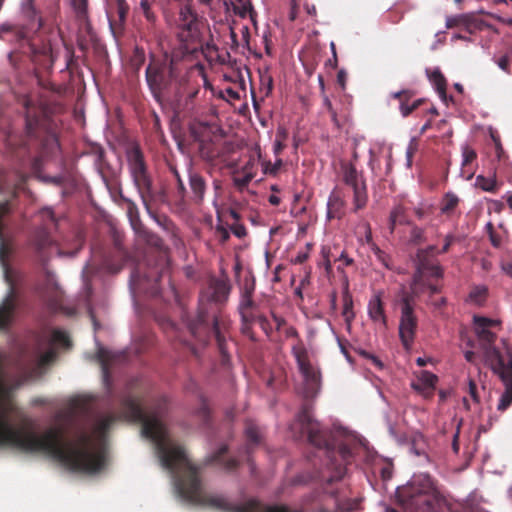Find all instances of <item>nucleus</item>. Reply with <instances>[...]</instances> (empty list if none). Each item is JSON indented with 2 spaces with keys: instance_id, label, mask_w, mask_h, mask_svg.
Listing matches in <instances>:
<instances>
[{
  "instance_id": "nucleus-62",
  "label": "nucleus",
  "mask_w": 512,
  "mask_h": 512,
  "mask_svg": "<svg viewBox=\"0 0 512 512\" xmlns=\"http://www.w3.org/2000/svg\"><path fill=\"white\" fill-rule=\"evenodd\" d=\"M509 0H494V4H506Z\"/></svg>"
},
{
  "instance_id": "nucleus-3",
  "label": "nucleus",
  "mask_w": 512,
  "mask_h": 512,
  "mask_svg": "<svg viewBox=\"0 0 512 512\" xmlns=\"http://www.w3.org/2000/svg\"><path fill=\"white\" fill-rule=\"evenodd\" d=\"M487 364L505 385V391L497 405L499 411H505L512 404V358L509 354L502 356L499 351L487 350Z\"/></svg>"
},
{
  "instance_id": "nucleus-64",
  "label": "nucleus",
  "mask_w": 512,
  "mask_h": 512,
  "mask_svg": "<svg viewBox=\"0 0 512 512\" xmlns=\"http://www.w3.org/2000/svg\"><path fill=\"white\" fill-rule=\"evenodd\" d=\"M494 204L496 205V209H498L500 211L502 208V203L495 201Z\"/></svg>"
},
{
  "instance_id": "nucleus-46",
  "label": "nucleus",
  "mask_w": 512,
  "mask_h": 512,
  "mask_svg": "<svg viewBox=\"0 0 512 512\" xmlns=\"http://www.w3.org/2000/svg\"><path fill=\"white\" fill-rule=\"evenodd\" d=\"M452 241H453V236H451V235H447V236H446L445 244H444V246H443V248H442L441 252H446V251H448V249H449V247H450V245H451Z\"/></svg>"
},
{
  "instance_id": "nucleus-36",
  "label": "nucleus",
  "mask_w": 512,
  "mask_h": 512,
  "mask_svg": "<svg viewBox=\"0 0 512 512\" xmlns=\"http://www.w3.org/2000/svg\"><path fill=\"white\" fill-rule=\"evenodd\" d=\"M282 165V161L280 159H277L273 166L270 164H263V169L265 173H275L280 166Z\"/></svg>"
},
{
  "instance_id": "nucleus-28",
  "label": "nucleus",
  "mask_w": 512,
  "mask_h": 512,
  "mask_svg": "<svg viewBox=\"0 0 512 512\" xmlns=\"http://www.w3.org/2000/svg\"><path fill=\"white\" fill-rule=\"evenodd\" d=\"M475 158L476 152L468 145H464L462 147V165L471 163Z\"/></svg>"
},
{
  "instance_id": "nucleus-61",
  "label": "nucleus",
  "mask_w": 512,
  "mask_h": 512,
  "mask_svg": "<svg viewBox=\"0 0 512 512\" xmlns=\"http://www.w3.org/2000/svg\"><path fill=\"white\" fill-rule=\"evenodd\" d=\"M429 126H430L429 123L424 124L420 130V133H424L429 128Z\"/></svg>"
},
{
  "instance_id": "nucleus-10",
  "label": "nucleus",
  "mask_w": 512,
  "mask_h": 512,
  "mask_svg": "<svg viewBox=\"0 0 512 512\" xmlns=\"http://www.w3.org/2000/svg\"><path fill=\"white\" fill-rule=\"evenodd\" d=\"M292 351L299 370L306 382L312 386H316L319 381V372L312 364L308 351L301 345L294 346Z\"/></svg>"
},
{
  "instance_id": "nucleus-4",
  "label": "nucleus",
  "mask_w": 512,
  "mask_h": 512,
  "mask_svg": "<svg viewBox=\"0 0 512 512\" xmlns=\"http://www.w3.org/2000/svg\"><path fill=\"white\" fill-rule=\"evenodd\" d=\"M474 330L481 343L483 357L487 362V350H496L492 346L496 339L495 330L500 327V321L496 319H489L481 316H474Z\"/></svg>"
},
{
  "instance_id": "nucleus-48",
  "label": "nucleus",
  "mask_w": 512,
  "mask_h": 512,
  "mask_svg": "<svg viewBox=\"0 0 512 512\" xmlns=\"http://www.w3.org/2000/svg\"><path fill=\"white\" fill-rule=\"evenodd\" d=\"M480 13H484V11L481 10ZM485 14H487L488 16H490V17H492V18H494V19H496V20H498V21H500L502 23L506 22V19L501 17L500 15L489 13V12H485Z\"/></svg>"
},
{
  "instance_id": "nucleus-40",
  "label": "nucleus",
  "mask_w": 512,
  "mask_h": 512,
  "mask_svg": "<svg viewBox=\"0 0 512 512\" xmlns=\"http://www.w3.org/2000/svg\"><path fill=\"white\" fill-rule=\"evenodd\" d=\"M498 66L502 69V70H507L508 69V66H509V59L507 56H503L499 59L498 61Z\"/></svg>"
},
{
  "instance_id": "nucleus-35",
  "label": "nucleus",
  "mask_w": 512,
  "mask_h": 512,
  "mask_svg": "<svg viewBox=\"0 0 512 512\" xmlns=\"http://www.w3.org/2000/svg\"><path fill=\"white\" fill-rule=\"evenodd\" d=\"M98 355H99L100 360L102 361V370H103L104 377L106 378L107 377L106 362L109 359V353L107 351H105L104 349H100L98 352Z\"/></svg>"
},
{
  "instance_id": "nucleus-13",
  "label": "nucleus",
  "mask_w": 512,
  "mask_h": 512,
  "mask_svg": "<svg viewBox=\"0 0 512 512\" xmlns=\"http://www.w3.org/2000/svg\"><path fill=\"white\" fill-rule=\"evenodd\" d=\"M438 378L435 374L421 370L417 374V383H413V387L416 390L421 391L425 396H429L434 389Z\"/></svg>"
},
{
  "instance_id": "nucleus-21",
  "label": "nucleus",
  "mask_w": 512,
  "mask_h": 512,
  "mask_svg": "<svg viewBox=\"0 0 512 512\" xmlns=\"http://www.w3.org/2000/svg\"><path fill=\"white\" fill-rule=\"evenodd\" d=\"M487 289L484 286H477L471 290L468 300L476 305H480L485 300Z\"/></svg>"
},
{
  "instance_id": "nucleus-45",
  "label": "nucleus",
  "mask_w": 512,
  "mask_h": 512,
  "mask_svg": "<svg viewBox=\"0 0 512 512\" xmlns=\"http://www.w3.org/2000/svg\"><path fill=\"white\" fill-rule=\"evenodd\" d=\"M432 362V359L429 358V357H418L417 360H416V363L420 366V367H423L425 365H427L428 363Z\"/></svg>"
},
{
  "instance_id": "nucleus-14",
  "label": "nucleus",
  "mask_w": 512,
  "mask_h": 512,
  "mask_svg": "<svg viewBox=\"0 0 512 512\" xmlns=\"http://www.w3.org/2000/svg\"><path fill=\"white\" fill-rule=\"evenodd\" d=\"M481 23L477 22L472 14H461L457 16H449L446 18V28L451 29L458 26L465 27L469 32L472 28H477Z\"/></svg>"
},
{
  "instance_id": "nucleus-7",
  "label": "nucleus",
  "mask_w": 512,
  "mask_h": 512,
  "mask_svg": "<svg viewBox=\"0 0 512 512\" xmlns=\"http://www.w3.org/2000/svg\"><path fill=\"white\" fill-rule=\"evenodd\" d=\"M178 36L182 41H189L198 35V19L189 3L183 4L175 20Z\"/></svg>"
},
{
  "instance_id": "nucleus-34",
  "label": "nucleus",
  "mask_w": 512,
  "mask_h": 512,
  "mask_svg": "<svg viewBox=\"0 0 512 512\" xmlns=\"http://www.w3.org/2000/svg\"><path fill=\"white\" fill-rule=\"evenodd\" d=\"M372 250L374 252V254L376 255L377 259L383 263V265L385 267H389V264H388V261H387V256L385 255L384 252H382L378 247H376L373 243H372Z\"/></svg>"
},
{
  "instance_id": "nucleus-18",
  "label": "nucleus",
  "mask_w": 512,
  "mask_h": 512,
  "mask_svg": "<svg viewBox=\"0 0 512 512\" xmlns=\"http://www.w3.org/2000/svg\"><path fill=\"white\" fill-rule=\"evenodd\" d=\"M342 315L345 319V322L350 325L352 320L355 317L354 311H353V300L351 295L349 294L348 290L346 289L343 293V311Z\"/></svg>"
},
{
  "instance_id": "nucleus-38",
  "label": "nucleus",
  "mask_w": 512,
  "mask_h": 512,
  "mask_svg": "<svg viewBox=\"0 0 512 512\" xmlns=\"http://www.w3.org/2000/svg\"><path fill=\"white\" fill-rule=\"evenodd\" d=\"M146 75H147V81L152 84L154 82H156V69L153 68L152 66H149L147 68V71H146Z\"/></svg>"
},
{
  "instance_id": "nucleus-56",
  "label": "nucleus",
  "mask_w": 512,
  "mask_h": 512,
  "mask_svg": "<svg viewBox=\"0 0 512 512\" xmlns=\"http://www.w3.org/2000/svg\"><path fill=\"white\" fill-rule=\"evenodd\" d=\"M370 359H371V361L373 362V364H375L376 366H378V367H380V368L382 367V363H381V361H380V360H378L376 357L371 356V357H370Z\"/></svg>"
},
{
  "instance_id": "nucleus-50",
  "label": "nucleus",
  "mask_w": 512,
  "mask_h": 512,
  "mask_svg": "<svg viewBox=\"0 0 512 512\" xmlns=\"http://www.w3.org/2000/svg\"><path fill=\"white\" fill-rule=\"evenodd\" d=\"M502 270H503L507 275H509L510 277H512V264H505V265H502Z\"/></svg>"
},
{
  "instance_id": "nucleus-17",
  "label": "nucleus",
  "mask_w": 512,
  "mask_h": 512,
  "mask_svg": "<svg viewBox=\"0 0 512 512\" xmlns=\"http://www.w3.org/2000/svg\"><path fill=\"white\" fill-rule=\"evenodd\" d=\"M475 186L486 192H493L497 188V181L495 174L485 177L478 175L475 180Z\"/></svg>"
},
{
  "instance_id": "nucleus-53",
  "label": "nucleus",
  "mask_w": 512,
  "mask_h": 512,
  "mask_svg": "<svg viewBox=\"0 0 512 512\" xmlns=\"http://www.w3.org/2000/svg\"><path fill=\"white\" fill-rule=\"evenodd\" d=\"M269 202L272 204V205H278L280 203V198L278 196H275V195H271L269 197Z\"/></svg>"
},
{
  "instance_id": "nucleus-55",
  "label": "nucleus",
  "mask_w": 512,
  "mask_h": 512,
  "mask_svg": "<svg viewBox=\"0 0 512 512\" xmlns=\"http://www.w3.org/2000/svg\"><path fill=\"white\" fill-rule=\"evenodd\" d=\"M344 475V469L342 467H337V475L335 476L336 479L342 478Z\"/></svg>"
},
{
  "instance_id": "nucleus-16",
  "label": "nucleus",
  "mask_w": 512,
  "mask_h": 512,
  "mask_svg": "<svg viewBox=\"0 0 512 512\" xmlns=\"http://www.w3.org/2000/svg\"><path fill=\"white\" fill-rule=\"evenodd\" d=\"M429 79L434 85L439 97L443 102H447V94H446V79L439 69H434L429 74Z\"/></svg>"
},
{
  "instance_id": "nucleus-2",
  "label": "nucleus",
  "mask_w": 512,
  "mask_h": 512,
  "mask_svg": "<svg viewBox=\"0 0 512 512\" xmlns=\"http://www.w3.org/2000/svg\"><path fill=\"white\" fill-rule=\"evenodd\" d=\"M442 270L439 266L428 263H421L414 275L411 284V295L403 292L401 297V315L399 320V335L403 345L409 348L412 344L417 329V317L411 304L412 297L418 296L429 289L431 293L437 292V286L429 282V278H439Z\"/></svg>"
},
{
  "instance_id": "nucleus-54",
  "label": "nucleus",
  "mask_w": 512,
  "mask_h": 512,
  "mask_svg": "<svg viewBox=\"0 0 512 512\" xmlns=\"http://www.w3.org/2000/svg\"><path fill=\"white\" fill-rule=\"evenodd\" d=\"M43 213L49 217L52 221L54 220V216H53V212L51 209L47 208L45 210H43Z\"/></svg>"
},
{
  "instance_id": "nucleus-5",
  "label": "nucleus",
  "mask_w": 512,
  "mask_h": 512,
  "mask_svg": "<svg viewBox=\"0 0 512 512\" xmlns=\"http://www.w3.org/2000/svg\"><path fill=\"white\" fill-rule=\"evenodd\" d=\"M344 182L353 190L354 211H358L366 206L368 197L365 181L355 167L347 165L343 168Z\"/></svg>"
},
{
  "instance_id": "nucleus-25",
  "label": "nucleus",
  "mask_w": 512,
  "mask_h": 512,
  "mask_svg": "<svg viewBox=\"0 0 512 512\" xmlns=\"http://www.w3.org/2000/svg\"><path fill=\"white\" fill-rule=\"evenodd\" d=\"M245 434L249 442L257 444L260 440V431L255 425H248L245 429Z\"/></svg>"
},
{
  "instance_id": "nucleus-51",
  "label": "nucleus",
  "mask_w": 512,
  "mask_h": 512,
  "mask_svg": "<svg viewBox=\"0 0 512 512\" xmlns=\"http://www.w3.org/2000/svg\"><path fill=\"white\" fill-rule=\"evenodd\" d=\"M214 332H215L216 338L219 342V346L222 349V342H221V337H220V332H219V329L217 326V322L214 323Z\"/></svg>"
},
{
  "instance_id": "nucleus-8",
  "label": "nucleus",
  "mask_w": 512,
  "mask_h": 512,
  "mask_svg": "<svg viewBox=\"0 0 512 512\" xmlns=\"http://www.w3.org/2000/svg\"><path fill=\"white\" fill-rule=\"evenodd\" d=\"M128 162L135 185L140 191L148 190L150 181L146 174L142 154L138 148L128 152Z\"/></svg>"
},
{
  "instance_id": "nucleus-30",
  "label": "nucleus",
  "mask_w": 512,
  "mask_h": 512,
  "mask_svg": "<svg viewBox=\"0 0 512 512\" xmlns=\"http://www.w3.org/2000/svg\"><path fill=\"white\" fill-rule=\"evenodd\" d=\"M402 214H403V209L401 207H396L392 210V212L390 214V218H389L391 231L394 230V226L399 221V218L402 216Z\"/></svg>"
},
{
  "instance_id": "nucleus-20",
  "label": "nucleus",
  "mask_w": 512,
  "mask_h": 512,
  "mask_svg": "<svg viewBox=\"0 0 512 512\" xmlns=\"http://www.w3.org/2000/svg\"><path fill=\"white\" fill-rule=\"evenodd\" d=\"M190 187H191L192 192L194 193L195 197L198 200H201L203 198L204 190H205V183H204L203 179L196 174L191 175L190 176Z\"/></svg>"
},
{
  "instance_id": "nucleus-49",
  "label": "nucleus",
  "mask_w": 512,
  "mask_h": 512,
  "mask_svg": "<svg viewBox=\"0 0 512 512\" xmlns=\"http://www.w3.org/2000/svg\"><path fill=\"white\" fill-rule=\"evenodd\" d=\"M123 1L124 0H120V7H119V17L121 20H123L126 15V8L123 7Z\"/></svg>"
},
{
  "instance_id": "nucleus-6",
  "label": "nucleus",
  "mask_w": 512,
  "mask_h": 512,
  "mask_svg": "<svg viewBox=\"0 0 512 512\" xmlns=\"http://www.w3.org/2000/svg\"><path fill=\"white\" fill-rule=\"evenodd\" d=\"M434 492L431 478L428 475L414 476L407 485L397 488V497L403 503L412 501L415 497Z\"/></svg>"
},
{
  "instance_id": "nucleus-58",
  "label": "nucleus",
  "mask_w": 512,
  "mask_h": 512,
  "mask_svg": "<svg viewBox=\"0 0 512 512\" xmlns=\"http://www.w3.org/2000/svg\"><path fill=\"white\" fill-rule=\"evenodd\" d=\"M506 198L509 207L512 209V194H507Z\"/></svg>"
},
{
  "instance_id": "nucleus-26",
  "label": "nucleus",
  "mask_w": 512,
  "mask_h": 512,
  "mask_svg": "<svg viewBox=\"0 0 512 512\" xmlns=\"http://www.w3.org/2000/svg\"><path fill=\"white\" fill-rule=\"evenodd\" d=\"M357 234L362 238L364 237L367 243L372 244V232L370 225L367 222H361L357 227Z\"/></svg>"
},
{
  "instance_id": "nucleus-31",
  "label": "nucleus",
  "mask_w": 512,
  "mask_h": 512,
  "mask_svg": "<svg viewBox=\"0 0 512 512\" xmlns=\"http://www.w3.org/2000/svg\"><path fill=\"white\" fill-rule=\"evenodd\" d=\"M51 241L44 232H40L36 238V246L39 250L44 249L47 245H50Z\"/></svg>"
},
{
  "instance_id": "nucleus-52",
  "label": "nucleus",
  "mask_w": 512,
  "mask_h": 512,
  "mask_svg": "<svg viewBox=\"0 0 512 512\" xmlns=\"http://www.w3.org/2000/svg\"><path fill=\"white\" fill-rule=\"evenodd\" d=\"M307 259V255L306 254H298L294 260L295 263H302L304 262L305 260Z\"/></svg>"
},
{
  "instance_id": "nucleus-22",
  "label": "nucleus",
  "mask_w": 512,
  "mask_h": 512,
  "mask_svg": "<svg viewBox=\"0 0 512 512\" xmlns=\"http://www.w3.org/2000/svg\"><path fill=\"white\" fill-rule=\"evenodd\" d=\"M458 202L459 199L456 195L451 193L446 194L442 202L441 211L445 214L451 213L458 205Z\"/></svg>"
},
{
  "instance_id": "nucleus-42",
  "label": "nucleus",
  "mask_w": 512,
  "mask_h": 512,
  "mask_svg": "<svg viewBox=\"0 0 512 512\" xmlns=\"http://www.w3.org/2000/svg\"><path fill=\"white\" fill-rule=\"evenodd\" d=\"M464 357L465 359L468 361V362H471V363H474L475 362V357H476V354L474 351L472 350H466L464 352Z\"/></svg>"
},
{
  "instance_id": "nucleus-12",
  "label": "nucleus",
  "mask_w": 512,
  "mask_h": 512,
  "mask_svg": "<svg viewBox=\"0 0 512 512\" xmlns=\"http://www.w3.org/2000/svg\"><path fill=\"white\" fill-rule=\"evenodd\" d=\"M368 315L370 319L380 327H386V315L381 300V294L376 293L368 303Z\"/></svg>"
},
{
  "instance_id": "nucleus-29",
  "label": "nucleus",
  "mask_w": 512,
  "mask_h": 512,
  "mask_svg": "<svg viewBox=\"0 0 512 512\" xmlns=\"http://www.w3.org/2000/svg\"><path fill=\"white\" fill-rule=\"evenodd\" d=\"M418 149V142L416 138H412L406 150L407 166L412 165V158Z\"/></svg>"
},
{
  "instance_id": "nucleus-47",
  "label": "nucleus",
  "mask_w": 512,
  "mask_h": 512,
  "mask_svg": "<svg viewBox=\"0 0 512 512\" xmlns=\"http://www.w3.org/2000/svg\"><path fill=\"white\" fill-rule=\"evenodd\" d=\"M323 102L325 107L335 116L332 108V103L326 95L323 96Z\"/></svg>"
},
{
  "instance_id": "nucleus-1",
  "label": "nucleus",
  "mask_w": 512,
  "mask_h": 512,
  "mask_svg": "<svg viewBox=\"0 0 512 512\" xmlns=\"http://www.w3.org/2000/svg\"><path fill=\"white\" fill-rule=\"evenodd\" d=\"M123 406L126 418L142 422L143 436L153 443L161 466L173 476L176 493L183 501L225 511L299 512L283 505H264L255 499L233 507L223 496L208 494L201 485L197 468L190 462L185 450L171 438L161 416L155 412L143 413L138 400L133 397L126 398Z\"/></svg>"
},
{
  "instance_id": "nucleus-24",
  "label": "nucleus",
  "mask_w": 512,
  "mask_h": 512,
  "mask_svg": "<svg viewBox=\"0 0 512 512\" xmlns=\"http://www.w3.org/2000/svg\"><path fill=\"white\" fill-rule=\"evenodd\" d=\"M253 178L254 177L251 172H243L241 170L240 172H237L236 175L234 176V183L236 186L242 189L246 187Z\"/></svg>"
},
{
  "instance_id": "nucleus-32",
  "label": "nucleus",
  "mask_w": 512,
  "mask_h": 512,
  "mask_svg": "<svg viewBox=\"0 0 512 512\" xmlns=\"http://www.w3.org/2000/svg\"><path fill=\"white\" fill-rule=\"evenodd\" d=\"M468 393L474 403H479L480 399L477 391V386L471 379H469L468 381Z\"/></svg>"
},
{
  "instance_id": "nucleus-60",
  "label": "nucleus",
  "mask_w": 512,
  "mask_h": 512,
  "mask_svg": "<svg viewBox=\"0 0 512 512\" xmlns=\"http://www.w3.org/2000/svg\"><path fill=\"white\" fill-rule=\"evenodd\" d=\"M250 304H251V301H250V299H249L248 297H246V298L243 300V302H242V305H243V306H250Z\"/></svg>"
},
{
  "instance_id": "nucleus-63",
  "label": "nucleus",
  "mask_w": 512,
  "mask_h": 512,
  "mask_svg": "<svg viewBox=\"0 0 512 512\" xmlns=\"http://www.w3.org/2000/svg\"><path fill=\"white\" fill-rule=\"evenodd\" d=\"M455 88H456L459 92H462V91H463V87H462V85H461V84H459V83H456V84H455Z\"/></svg>"
},
{
  "instance_id": "nucleus-15",
  "label": "nucleus",
  "mask_w": 512,
  "mask_h": 512,
  "mask_svg": "<svg viewBox=\"0 0 512 512\" xmlns=\"http://www.w3.org/2000/svg\"><path fill=\"white\" fill-rule=\"evenodd\" d=\"M392 97L400 100V112L403 117H407L410 115L415 109H417L423 102L422 99H417L413 101L411 104L406 103L411 97V93L409 91H398L392 94Z\"/></svg>"
},
{
  "instance_id": "nucleus-43",
  "label": "nucleus",
  "mask_w": 512,
  "mask_h": 512,
  "mask_svg": "<svg viewBox=\"0 0 512 512\" xmlns=\"http://www.w3.org/2000/svg\"><path fill=\"white\" fill-rule=\"evenodd\" d=\"M458 437H459V428L457 429L456 433L453 436L452 448L455 453H458V451H459Z\"/></svg>"
},
{
  "instance_id": "nucleus-37",
  "label": "nucleus",
  "mask_w": 512,
  "mask_h": 512,
  "mask_svg": "<svg viewBox=\"0 0 512 512\" xmlns=\"http://www.w3.org/2000/svg\"><path fill=\"white\" fill-rule=\"evenodd\" d=\"M232 232L234 235H236L238 238H242L246 235V229L244 226L236 224L232 227Z\"/></svg>"
},
{
  "instance_id": "nucleus-9",
  "label": "nucleus",
  "mask_w": 512,
  "mask_h": 512,
  "mask_svg": "<svg viewBox=\"0 0 512 512\" xmlns=\"http://www.w3.org/2000/svg\"><path fill=\"white\" fill-rule=\"evenodd\" d=\"M299 426L301 434H307L308 440L317 447L326 444L320 430L319 424L314 420L311 412L305 410L299 416L295 423Z\"/></svg>"
},
{
  "instance_id": "nucleus-33",
  "label": "nucleus",
  "mask_w": 512,
  "mask_h": 512,
  "mask_svg": "<svg viewBox=\"0 0 512 512\" xmlns=\"http://www.w3.org/2000/svg\"><path fill=\"white\" fill-rule=\"evenodd\" d=\"M140 8L148 21L154 20V14L152 13V11L150 9L148 0H141Z\"/></svg>"
},
{
  "instance_id": "nucleus-11",
  "label": "nucleus",
  "mask_w": 512,
  "mask_h": 512,
  "mask_svg": "<svg viewBox=\"0 0 512 512\" xmlns=\"http://www.w3.org/2000/svg\"><path fill=\"white\" fill-rule=\"evenodd\" d=\"M229 294V286L224 280H211L208 288L202 293L200 302H222Z\"/></svg>"
},
{
  "instance_id": "nucleus-19",
  "label": "nucleus",
  "mask_w": 512,
  "mask_h": 512,
  "mask_svg": "<svg viewBox=\"0 0 512 512\" xmlns=\"http://www.w3.org/2000/svg\"><path fill=\"white\" fill-rule=\"evenodd\" d=\"M344 202L336 193H332L328 199V218L338 217L337 212L343 207Z\"/></svg>"
},
{
  "instance_id": "nucleus-44",
  "label": "nucleus",
  "mask_w": 512,
  "mask_h": 512,
  "mask_svg": "<svg viewBox=\"0 0 512 512\" xmlns=\"http://www.w3.org/2000/svg\"><path fill=\"white\" fill-rule=\"evenodd\" d=\"M217 232L219 233V236L222 241H226L229 238V233L225 228L219 227L217 229Z\"/></svg>"
},
{
  "instance_id": "nucleus-39",
  "label": "nucleus",
  "mask_w": 512,
  "mask_h": 512,
  "mask_svg": "<svg viewBox=\"0 0 512 512\" xmlns=\"http://www.w3.org/2000/svg\"><path fill=\"white\" fill-rule=\"evenodd\" d=\"M346 80H347L346 72L343 70H340L337 74V82L341 86L342 89H345Z\"/></svg>"
},
{
  "instance_id": "nucleus-23",
  "label": "nucleus",
  "mask_w": 512,
  "mask_h": 512,
  "mask_svg": "<svg viewBox=\"0 0 512 512\" xmlns=\"http://www.w3.org/2000/svg\"><path fill=\"white\" fill-rule=\"evenodd\" d=\"M287 137L285 129L279 128L276 133V138L273 144L274 154L277 156L284 148V141Z\"/></svg>"
},
{
  "instance_id": "nucleus-59",
  "label": "nucleus",
  "mask_w": 512,
  "mask_h": 512,
  "mask_svg": "<svg viewBox=\"0 0 512 512\" xmlns=\"http://www.w3.org/2000/svg\"><path fill=\"white\" fill-rule=\"evenodd\" d=\"M491 241H492V244L495 246V247H498L499 246V241L497 239L494 238V236L491 234Z\"/></svg>"
},
{
  "instance_id": "nucleus-41",
  "label": "nucleus",
  "mask_w": 512,
  "mask_h": 512,
  "mask_svg": "<svg viewBox=\"0 0 512 512\" xmlns=\"http://www.w3.org/2000/svg\"><path fill=\"white\" fill-rule=\"evenodd\" d=\"M422 235H423V232L421 229H418V228H414L412 230V238H413V241L415 242H419L421 239H422Z\"/></svg>"
},
{
  "instance_id": "nucleus-27",
  "label": "nucleus",
  "mask_w": 512,
  "mask_h": 512,
  "mask_svg": "<svg viewBox=\"0 0 512 512\" xmlns=\"http://www.w3.org/2000/svg\"><path fill=\"white\" fill-rule=\"evenodd\" d=\"M259 162H260V153H257L256 156L251 157L247 161L245 166L242 168V171L243 172H251L253 174V177H255L257 169H258Z\"/></svg>"
},
{
  "instance_id": "nucleus-57",
  "label": "nucleus",
  "mask_w": 512,
  "mask_h": 512,
  "mask_svg": "<svg viewBox=\"0 0 512 512\" xmlns=\"http://www.w3.org/2000/svg\"><path fill=\"white\" fill-rule=\"evenodd\" d=\"M227 93H228L231 97H233V98H238V97H239V96H238V93H237V92H235V91H233L232 89H227Z\"/></svg>"
}]
</instances>
